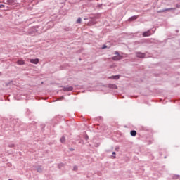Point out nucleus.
I'll return each instance as SVG.
<instances>
[{"label":"nucleus","instance_id":"nucleus-19","mask_svg":"<svg viewBox=\"0 0 180 180\" xmlns=\"http://www.w3.org/2000/svg\"><path fill=\"white\" fill-rule=\"evenodd\" d=\"M176 8H180V3L179 4H176Z\"/></svg>","mask_w":180,"mask_h":180},{"label":"nucleus","instance_id":"nucleus-4","mask_svg":"<svg viewBox=\"0 0 180 180\" xmlns=\"http://www.w3.org/2000/svg\"><path fill=\"white\" fill-rule=\"evenodd\" d=\"M73 89L74 88L71 86H67L63 88V91H65V92H68L70 91H72Z\"/></svg>","mask_w":180,"mask_h":180},{"label":"nucleus","instance_id":"nucleus-25","mask_svg":"<svg viewBox=\"0 0 180 180\" xmlns=\"http://www.w3.org/2000/svg\"><path fill=\"white\" fill-rule=\"evenodd\" d=\"M179 176H176V178H174L175 179H177V178L179 177Z\"/></svg>","mask_w":180,"mask_h":180},{"label":"nucleus","instance_id":"nucleus-1","mask_svg":"<svg viewBox=\"0 0 180 180\" xmlns=\"http://www.w3.org/2000/svg\"><path fill=\"white\" fill-rule=\"evenodd\" d=\"M155 30H148V31H146L143 33V37H147L148 36H151V34H153V33H155Z\"/></svg>","mask_w":180,"mask_h":180},{"label":"nucleus","instance_id":"nucleus-14","mask_svg":"<svg viewBox=\"0 0 180 180\" xmlns=\"http://www.w3.org/2000/svg\"><path fill=\"white\" fill-rule=\"evenodd\" d=\"M60 142H61V143H65V137L62 136V137L60 138Z\"/></svg>","mask_w":180,"mask_h":180},{"label":"nucleus","instance_id":"nucleus-30","mask_svg":"<svg viewBox=\"0 0 180 180\" xmlns=\"http://www.w3.org/2000/svg\"><path fill=\"white\" fill-rule=\"evenodd\" d=\"M8 180H12V179H8Z\"/></svg>","mask_w":180,"mask_h":180},{"label":"nucleus","instance_id":"nucleus-13","mask_svg":"<svg viewBox=\"0 0 180 180\" xmlns=\"http://www.w3.org/2000/svg\"><path fill=\"white\" fill-rule=\"evenodd\" d=\"M37 172H43V168H41V166H39L37 168Z\"/></svg>","mask_w":180,"mask_h":180},{"label":"nucleus","instance_id":"nucleus-7","mask_svg":"<svg viewBox=\"0 0 180 180\" xmlns=\"http://www.w3.org/2000/svg\"><path fill=\"white\" fill-rule=\"evenodd\" d=\"M139 18V16L137 15H134L131 18H129V22H133V20H136V19H137Z\"/></svg>","mask_w":180,"mask_h":180},{"label":"nucleus","instance_id":"nucleus-26","mask_svg":"<svg viewBox=\"0 0 180 180\" xmlns=\"http://www.w3.org/2000/svg\"><path fill=\"white\" fill-rule=\"evenodd\" d=\"M32 30L33 32H34V30H34V28H32Z\"/></svg>","mask_w":180,"mask_h":180},{"label":"nucleus","instance_id":"nucleus-12","mask_svg":"<svg viewBox=\"0 0 180 180\" xmlns=\"http://www.w3.org/2000/svg\"><path fill=\"white\" fill-rule=\"evenodd\" d=\"M119 78H120L119 75L111 76L109 77L110 79H119Z\"/></svg>","mask_w":180,"mask_h":180},{"label":"nucleus","instance_id":"nucleus-16","mask_svg":"<svg viewBox=\"0 0 180 180\" xmlns=\"http://www.w3.org/2000/svg\"><path fill=\"white\" fill-rule=\"evenodd\" d=\"M0 8L2 9V8H5V5H4V4H0Z\"/></svg>","mask_w":180,"mask_h":180},{"label":"nucleus","instance_id":"nucleus-29","mask_svg":"<svg viewBox=\"0 0 180 180\" xmlns=\"http://www.w3.org/2000/svg\"><path fill=\"white\" fill-rule=\"evenodd\" d=\"M0 75H2V73L0 72Z\"/></svg>","mask_w":180,"mask_h":180},{"label":"nucleus","instance_id":"nucleus-10","mask_svg":"<svg viewBox=\"0 0 180 180\" xmlns=\"http://www.w3.org/2000/svg\"><path fill=\"white\" fill-rule=\"evenodd\" d=\"M167 11H175V8H165V9L160 10V12H167Z\"/></svg>","mask_w":180,"mask_h":180},{"label":"nucleus","instance_id":"nucleus-9","mask_svg":"<svg viewBox=\"0 0 180 180\" xmlns=\"http://www.w3.org/2000/svg\"><path fill=\"white\" fill-rule=\"evenodd\" d=\"M17 64H18V65H23L25 64V60L20 59L17 61Z\"/></svg>","mask_w":180,"mask_h":180},{"label":"nucleus","instance_id":"nucleus-11","mask_svg":"<svg viewBox=\"0 0 180 180\" xmlns=\"http://www.w3.org/2000/svg\"><path fill=\"white\" fill-rule=\"evenodd\" d=\"M130 134H131V136H132L133 137H135V136L137 135V132H136L135 130H132V131H131Z\"/></svg>","mask_w":180,"mask_h":180},{"label":"nucleus","instance_id":"nucleus-15","mask_svg":"<svg viewBox=\"0 0 180 180\" xmlns=\"http://www.w3.org/2000/svg\"><path fill=\"white\" fill-rule=\"evenodd\" d=\"M81 20H82L81 18H79L77 20V23H81Z\"/></svg>","mask_w":180,"mask_h":180},{"label":"nucleus","instance_id":"nucleus-18","mask_svg":"<svg viewBox=\"0 0 180 180\" xmlns=\"http://www.w3.org/2000/svg\"><path fill=\"white\" fill-rule=\"evenodd\" d=\"M88 139H89V138L88 137V135H86V136H85V139H86V140H88Z\"/></svg>","mask_w":180,"mask_h":180},{"label":"nucleus","instance_id":"nucleus-20","mask_svg":"<svg viewBox=\"0 0 180 180\" xmlns=\"http://www.w3.org/2000/svg\"><path fill=\"white\" fill-rule=\"evenodd\" d=\"M61 167H63V164L58 165V168H61Z\"/></svg>","mask_w":180,"mask_h":180},{"label":"nucleus","instance_id":"nucleus-21","mask_svg":"<svg viewBox=\"0 0 180 180\" xmlns=\"http://www.w3.org/2000/svg\"><path fill=\"white\" fill-rule=\"evenodd\" d=\"M76 169H78V167H77L76 166L74 167V170L76 171Z\"/></svg>","mask_w":180,"mask_h":180},{"label":"nucleus","instance_id":"nucleus-2","mask_svg":"<svg viewBox=\"0 0 180 180\" xmlns=\"http://www.w3.org/2000/svg\"><path fill=\"white\" fill-rule=\"evenodd\" d=\"M116 56L112 57V60H114V61H119V60H122V58H123V56H120V54H119V52H115Z\"/></svg>","mask_w":180,"mask_h":180},{"label":"nucleus","instance_id":"nucleus-28","mask_svg":"<svg viewBox=\"0 0 180 180\" xmlns=\"http://www.w3.org/2000/svg\"><path fill=\"white\" fill-rule=\"evenodd\" d=\"M112 158H116V157L115 156H112Z\"/></svg>","mask_w":180,"mask_h":180},{"label":"nucleus","instance_id":"nucleus-22","mask_svg":"<svg viewBox=\"0 0 180 180\" xmlns=\"http://www.w3.org/2000/svg\"><path fill=\"white\" fill-rule=\"evenodd\" d=\"M70 151H74V148H70Z\"/></svg>","mask_w":180,"mask_h":180},{"label":"nucleus","instance_id":"nucleus-17","mask_svg":"<svg viewBox=\"0 0 180 180\" xmlns=\"http://www.w3.org/2000/svg\"><path fill=\"white\" fill-rule=\"evenodd\" d=\"M8 147H11V148L15 147V145H14L13 143H12V144H11V145H9Z\"/></svg>","mask_w":180,"mask_h":180},{"label":"nucleus","instance_id":"nucleus-5","mask_svg":"<svg viewBox=\"0 0 180 180\" xmlns=\"http://www.w3.org/2000/svg\"><path fill=\"white\" fill-rule=\"evenodd\" d=\"M6 4L7 5H15V4H16V0H7Z\"/></svg>","mask_w":180,"mask_h":180},{"label":"nucleus","instance_id":"nucleus-23","mask_svg":"<svg viewBox=\"0 0 180 180\" xmlns=\"http://www.w3.org/2000/svg\"><path fill=\"white\" fill-rule=\"evenodd\" d=\"M102 49H106V46L105 45H103Z\"/></svg>","mask_w":180,"mask_h":180},{"label":"nucleus","instance_id":"nucleus-3","mask_svg":"<svg viewBox=\"0 0 180 180\" xmlns=\"http://www.w3.org/2000/svg\"><path fill=\"white\" fill-rule=\"evenodd\" d=\"M136 57H138L139 58H144V57H146V54L141 53V52H137L136 53Z\"/></svg>","mask_w":180,"mask_h":180},{"label":"nucleus","instance_id":"nucleus-27","mask_svg":"<svg viewBox=\"0 0 180 180\" xmlns=\"http://www.w3.org/2000/svg\"><path fill=\"white\" fill-rule=\"evenodd\" d=\"M29 34H32V32H29Z\"/></svg>","mask_w":180,"mask_h":180},{"label":"nucleus","instance_id":"nucleus-8","mask_svg":"<svg viewBox=\"0 0 180 180\" xmlns=\"http://www.w3.org/2000/svg\"><path fill=\"white\" fill-rule=\"evenodd\" d=\"M108 87L110 89H117V86L116 84H109Z\"/></svg>","mask_w":180,"mask_h":180},{"label":"nucleus","instance_id":"nucleus-6","mask_svg":"<svg viewBox=\"0 0 180 180\" xmlns=\"http://www.w3.org/2000/svg\"><path fill=\"white\" fill-rule=\"evenodd\" d=\"M30 63H32V64H39V58L30 59Z\"/></svg>","mask_w":180,"mask_h":180},{"label":"nucleus","instance_id":"nucleus-24","mask_svg":"<svg viewBox=\"0 0 180 180\" xmlns=\"http://www.w3.org/2000/svg\"><path fill=\"white\" fill-rule=\"evenodd\" d=\"M112 155H116V152H112Z\"/></svg>","mask_w":180,"mask_h":180}]
</instances>
